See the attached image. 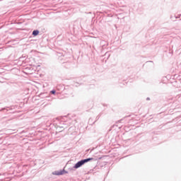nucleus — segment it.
<instances>
[{"label":"nucleus","instance_id":"f257e3e1","mask_svg":"<svg viewBox=\"0 0 181 181\" xmlns=\"http://www.w3.org/2000/svg\"><path fill=\"white\" fill-rule=\"evenodd\" d=\"M93 159L94 158H90L81 160V161H78V163H76L75 164V165L74 166V168L78 169V168H81V166H83V165H84V163H87V162H90V160H93Z\"/></svg>","mask_w":181,"mask_h":181},{"label":"nucleus","instance_id":"7ed1b4c3","mask_svg":"<svg viewBox=\"0 0 181 181\" xmlns=\"http://www.w3.org/2000/svg\"><path fill=\"white\" fill-rule=\"evenodd\" d=\"M33 36H37V35H39V30H34L33 32Z\"/></svg>","mask_w":181,"mask_h":181},{"label":"nucleus","instance_id":"20e7f679","mask_svg":"<svg viewBox=\"0 0 181 181\" xmlns=\"http://www.w3.org/2000/svg\"><path fill=\"white\" fill-rule=\"evenodd\" d=\"M51 93L52 94H56V90H52Z\"/></svg>","mask_w":181,"mask_h":181},{"label":"nucleus","instance_id":"f03ea898","mask_svg":"<svg viewBox=\"0 0 181 181\" xmlns=\"http://www.w3.org/2000/svg\"><path fill=\"white\" fill-rule=\"evenodd\" d=\"M53 175H56L57 176H60L63 175V171H55Z\"/></svg>","mask_w":181,"mask_h":181}]
</instances>
